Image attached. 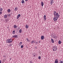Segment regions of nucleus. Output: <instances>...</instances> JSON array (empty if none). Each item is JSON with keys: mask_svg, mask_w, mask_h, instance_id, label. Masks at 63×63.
Wrapping results in <instances>:
<instances>
[{"mask_svg": "<svg viewBox=\"0 0 63 63\" xmlns=\"http://www.w3.org/2000/svg\"><path fill=\"white\" fill-rule=\"evenodd\" d=\"M54 16L55 17H54L53 19L54 21H56L58 18L60 16V15H59L58 13H56V12L55 11H54Z\"/></svg>", "mask_w": 63, "mask_h": 63, "instance_id": "obj_1", "label": "nucleus"}, {"mask_svg": "<svg viewBox=\"0 0 63 63\" xmlns=\"http://www.w3.org/2000/svg\"><path fill=\"white\" fill-rule=\"evenodd\" d=\"M12 42L13 40L11 39H8L6 40L7 43H11Z\"/></svg>", "mask_w": 63, "mask_h": 63, "instance_id": "obj_2", "label": "nucleus"}, {"mask_svg": "<svg viewBox=\"0 0 63 63\" xmlns=\"http://www.w3.org/2000/svg\"><path fill=\"white\" fill-rule=\"evenodd\" d=\"M57 47H56V46H55L54 48L53 47V51H56V50H57Z\"/></svg>", "mask_w": 63, "mask_h": 63, "instance_id": "obj_3", "label": "nucleus"}, {"mask_svg": "<svg viewBox=\"0 0 63 63\" xmlns=\"http://www.w3.org/2000/svg\"><path fill=\"white\" fill-rule=\"evenodd\" d=\"M12 38H18L17 35H15L12 36Z\"/></svg>", "mask_w": 63, "mask_h": 63, "instance_id": "obj_4", "label": "nucleus"}, {"mask_svg": "<svg viewBox=\"0 0 63 63\" xmlns=\"http://www.w3.org/2000/svg\"><path fill=\"white\" fill-rule=\"evenodd\" d=\"M58 63V59H56L55 61V63Z\"/></svg>", "mask_w": 63, "mask_h": 63, "instance_id": "obj_5", "label": "nucleus"}, {"mask_svg": "<svg viewBox=\"0 0 63 63\" xmlns=\"http://www.w3.org/2000/svg\"><path fill=\"white\" fill-rule=\"evenodd\" d=\"M51 40L52 43H54V40L52 38H51Z\"/></svg>", "mask_w": 63, "mask_h": 63, "instance_id": "obj_6", "label": "nucleus"}, {"mask_svg": "<svg viewBox=\"0 0 63 63\" xmlns=\"http://www.w3.org/2000/svg\"><path fill=\"white\" fill-rule=\"evenodd\" d=\"M44 20L45 21L46 20V15H45L44 16Z\"/></svg>", "mask_w": 63, "mask_h": 63, "instance_id": "obj_7", "label": "nucleus"}, {"mask_svg": "<svg viewBox=\"0 0 63 63\" xmlns=\"http://www.w3.org/2000/svg\"><path fill=\"white\" fill-rule=\"evenodd\" d=\"M44 37L43 36H41V39L42 40H43L44 39Z\"/></svg>", "mask_w": 63, "mask_h": 63, "instance_id": "obj_8", "label": "nucleus"}, {"mask_svg": "<svg viewBox=\"0 0 63 63\" xmlns=\"http://www.w3.org/2000/svg\"><path fill=\"white\" fill-rule=\"evenodd\" d=\"M41 5L42 7L44 6V2L42 1L41 2Z\"/></svg>", "mask_w": 63, "mask_h": 63, "instance_id": "obj_9", "label": "nucleus"}, {"mask_svg": "<svg viewBox=\"0 0 63 63\" xmlns=\"http://www.w3.org/2000/svg\"><path fill=\"white\" fill-rule=\"evenodd\" d=\"M17 27V26H16V25H14V28H16Z\"/></svg>", "mask_w": 63, "mask_h": 63, "instance_id": "obj_10", "label": "nucleus"}, {"mask_svg": "<svg viewBox=\"0 0 63 63\" xmlns=\"http://www.w3.org/2000/svg\"><path fill=\"white\" fill-rule=\"evenodd\" d=\"M20 15L19 14L17 15V19H18V18H19V17H20Z\"/></svg>", "mask_w": 63, "mask_h": 63, "instance_id": "obj_11", "label": "nucleus"}, {"mask_svg": "<svg viewBox=\"0 0 63 63\" xmlns=\"http://www.w3.org/2000/svg\"><path fill=\"white\" fill-rule=\"evenodd\" d=\"M17 10H18V8H17V7H16L15 8L14 10L15 11H17Z\"/></svg>", "mask_w": 63, "mask_h": 63, "instance_id": "obj_12", "label": "nucleus"}, {"mask_svg": "<svg viewBox=\"0 0 63 63\" xmlns=\"http://www.w3.org/2000/svg\"><path fill=\"white\" fill-rule=\"evenodd\" d=\"M7 15H4V17L5 18H6L7 17Z\"/></svg>", "mask_w": 63, "mask_h": 63, "instance_id": "obj_13", "label": "nucleus"}, {"mask_svg": "<svg viewBox=\"0 0 63 63\" xmlns=\"http://www.w3.org/2000/svg\"><path fill=\"white\" fill-rule=\"evenodd\" d=\"M34 41L32 40V41L31 42V44H34Z\"/></svg>", "mask_w": 63, "mask_h": 63, "instance_id": "obj_14", "label": "nucleus"}, {"mask_svg": "<svg viewBox=\"0 0 63 63\" xmlns=\"http://www.w3.org/2000/svg\"><path fill=\"white\" fill-rule=\"evenodd\" d=\"M25 26H26V28H28V27H29L28 25H26Z\"/></svg>", "mask_w": 63, "mask_h": 63, "instance_id": "obj_15", "label": "nucleus"}, {"mask_svg": "<svg viewBox=\"0 0 63 63\" xmlns=\"http://www.w3.org/2000/svg\"><path fill=\"white\" fill-rule=\"evenodd\" d=\"M19 32L20 33H21V32H22V30H21V29H20L19 31Z\"/></svg>", "mask_w": 63, "mask_h": 63, "instance_id": "obj_16", "label": "nucleus"}, {"mask_svg": "<svg viewBox=\"0 0 63 63\" xmlns=\"http://www.w3.org/2000/svg\"><path fill=\"white\" fill-rule=\"evenodd\" d=\"M13 34H15L16 33V32H15V31H14L13 32Z\"/></svg>", "mask_w": 63, "mask_h": 63, "instance_id": "obj_17", "label": "nucleus"}, {"mask_svg": "<svg viewBox=\"0 0 63 63\" xmlns=\"http://www.w3.org/2000/svg\"><path fill=\"white\" fill-rule=\"evenodd\" d=\"M7 11L8 12H11V10L10 9H8L7 10Z\"/></svg>", "mask_w": 63, "mask_h": 63, "instance_id": "obj_18", "label": "nucleus"}, {"mask_svg": "<svg viewBox=\"0 0 63 63\" xmlns=\"http://www.w3.org/2000/svg\"><path fill=\"white\" fill-rule=\"evenodd\" d=\"M53 2H53V1H51L50 2V5H52V3H53Z\"/></svg>", "mask_w": 63, "mask_h": 63, "instance_id": "obj_19", "label": "nucleus"}, {"mask_svg": "<svg viewBox=\"0 0 63 63\" xmlns=\"http://www.w3.org/2000/svg\"><path fill=\"white\" fill-rule=\"evenodd\" d=\"M58 43L59 44H61V41L59 40L58 42Z\"/></svg>", "mask_w": 63, "mask_h": 63, "instance_id": "obj_20", "label": "nucleus"}, {"mask_svg": "<svg viewBox=\"0 0 63 63\" xmlns=\"http://www.w3.org/2000/svg\"><path fill=\"white\" fill-rule=\"evenodd\" d=\"M22 3H24V1L23 0H22Z\"/></svg>", "mask_w": 63, "mask_h": 63, "instance_id": "obj_21", "label": "nucleus"}, {"mask_svg": "<svg viewBox=\"0 0 63 63\" xmlns=\"http://www.w3.org/2000/svg\"><path fill=\"white\" fill-rule=\"evenodd\" d=\"M22 42H20V44H19V45L20 46H21V45H22Z\"/></svg>", "mask_w": 63, "mask_h": 63, "instance_id": "obj_22", "label": "nucleus"}, {"mask_svg": "<svg viewBox=\"0 0 63 63\" xmlns=\"http://www.w3.org/2000/svg\"><path fill=\"white\" fill-rule=\"evenodd\" d=\"M63 63V61H60L59 63Z\"/></svg>", "mask_w": 63, "mask_h": 63, "instance_id": "obj_23", "label": "nucleus"}, {"mask_svg": "<svg viewBox=\"0 0 63 63\" xmlns=\"http://www.w3.org/2000/svg\"><path fill=\"white\" fill-rule=\"evenodd\" d=\"M26 40H27V42H30V40L28 39V38L26 39Z\"/></svg>", "mask_w": 63, "mask_h": 63, "instance_id": "obj_24", "label": "nucleus"}, {"mask_svg": "<svg viewBox=\"0 0 63 63\" xmlns=\"http://www.w3.org/2000/svg\"><path fill=\"white\" fill-rule=\"evenodd\" d=\"M2 10H3L2 8H0V11H2Z\"/></svg>", "mask_w": 63, "mask_h": 63, "instance_id": "obj_25", "label": "nucleus"}, {"mask_svg": "<svg viewBox=\"0 0 63 63\" xmlns=\"http://www.w3.org/2000/svg\"><path fill=\"white\" fill-rule=\"evenodd\" d=\"M38 58L39 59H41V57L40 56H39L38 57Z\"/></svg>", "mask_w": 63, "mask_h": 63, "instance_id": "obj_26", "label": "nucleus"}, {"mask_svg": "<svg viewBox=\"0 0 63 63\" xmlns=\"http://www.w3.org/2000/svg\"><path fill=\"white\" fill-rule=\"evenodd\" d=\"M2 12H0V15H2Z\"/></svg>", "mask_w": 63, "mask_h": 63, "instance_id": "obj_27", "label": "nucleus"}, {"mask_svg": "<svg viewBox=\"0 0 63 63\" xmlns=\"http://www.w3.org/2000/svg\"><path fill=\"white\" fill-rule=\"evenodd\" d=\"M12 46V44H10L9 45L10 47H11V46Z\"/></svg>", "mask_w": 63, "mask_h": 63, "instance_id": "obj_28", "label": "nucleus"}, {"mask_svg": "<svg viewBox=\"0 0 63 63\" xmlns=\"http://www.w3.org/2000/svg\"><path fill=\"white\" fill-rule=\"evenodd\" d=\"M23 47V46L22 45H21V48H22V47Z\"/></svg>", "mask_w": 63, "mask_h": 63, "instance_id": "obj_29", "label": "nucleus"}, {"mask_svg": "<svg viewBox=\"0 0 63 63\" xmlns=\"http://www.w3.org/2000/svg\"><path fill=\"white\" fill-rule=\"evenodd\" d=\"M30 63H33V62H32L31 61L30 62Z\"/></svg>", "mask_w": 63, "mask_h": 63, "instance_id": "obj_30", "label": "nucleus"}, {"mask_svg": "<svg viewBox=\"0 0 63 63\" xmlns=\"http://www.w3.org/2000/svg\"><path fill=\"white\" fill-rule=\"evenodd\" d=\"M51 1H52V2H54V0H51Z\"/></svg>", "mask_w": 63, "mask_h": 63, "instance_id": "obj_31", "label": "nucleus"}, {"mask_svg": "<svg viewBox=\"0 0 63 63\" xmlns=\"http://www.w3.org/2000/svg\"><path fill=\"white\" fill-rule=\"evenodd\" d=\"M34 48H35V49H37V47H34Z\"/></svg>", "mask_w": 63, "mask_h": 63, "instance_id": "obj_32", "label": "nucleus"}, {"mask_svg": "<svg viewBox=\"0 0 63 63\" xmlns=\"http://www.w3.org/2000/svg\"><path fill=\"white\" fill-rule=\"evenodd\" d=\"M11 16V14H9V15H8V16Z\"/></svg>", "mask_w": 63, "mask_h": 63, "instance_id": "obj_33", "label": "nucleus"}, {"mask_svg": "<svg viewBox=\"0 0 63 63\" xmlns=\"http://www.w3.org/2000/svg\"><path fill=\"white\" fill-rule=\"evenodd\" d=\"M53 38H56V36H53Z\"/></svg>", "mask_w": 63, "mask_h": 63, "instance_id": "obj_34", "label": "nucleus"}, {"mask_svg": "<svg viewBox=\"0 0 63 63\" xmlns=\"http://www.w3.org/2000/svg\"><path fill=\"white\" fill-rule=\"evenodd\" d=\"M35 44H38V42H36Z\"/></svg>", "mask_w": 63, "mask_h": 63, "instance_id": "obj_35", "label": "nucleus"}, {"mask_svg": "<svg viewBox=\"0 0 63 63\" xmlns=\"http://www.w3.org/2000/svg\"><path fill=\"white\" fill-rule=\"evenodd\" d=\"M2 62V61H1L0 60V63H1Z\"/></svg>", "mask_w": 63, "mask_h": 63, "instance_id": "obj_36", "label": "nucleus"}, {"mask_svg": "<svg viewBox=\"0 0 63 63\" xmlns=\"http://www.w3.org/2000/svg\"><path fill=\"white\" fill-rule=\"evenodd\" d=\"M28 0H25V1H28Z\"/></svg>", "mask_w": 63, "mask_h": 63, "instance_id": "obj_37", "label": "nucleus"}, {"mask_svg": "<svg viewBox=\"0 0 63 63\" xmlns=\"http://www.w3.org/2000/svg\"><path fill=\"white\" fill-rule=\"evenodd\" d=\"M39 43H40V41H39Z\"/></svg>", "mask_w": 63, "mask_h": 63, "instance_id": "obj_38", "label": "nucleus"}, {"mask_svg": "<svg viewBox=\"0 0 63 63\" xmlns=\"http://www.w3.org/2000/svg\"><path fill=\"white\" fill-rule=\"evenodd\" d=\"M35 42H34V43H35V42H36V41H35Z\"/></svg>", "mask_w": 63, "mask_h": 63, "instance_id": "obj_39", "label": "nucleus"}, {"mask_svg": "<svg viewBox=\"0 0 63 63\" xmlns=\"http://www.w3.org/2000/svg\"><path fill=\"white\" fill-rule=\"evenodd\" d=\"M11 14H12V13H11Z\"/></svg>", "mask_w": 63, "mask_h": 63, "instance_id": "obj_40", "label": "nucleus"}, {"mask_svg": "<svg viewBox=\"0 0 63 63\" xmlns=\"http://www.w3.org/2000/svg\"><path fill=\"white\" fill-rule=\"evenodd\" d=\"M4 56V57H5V56Z\"/></svg>", "mask_w": 63, "mask_h": 63, "instance_id": "obj_41", "label": "nucleus"}, {"mask_svg": "<svg viewBox=\"0 0 63 63\" xmlns=\"http://www.w3.org/2000/svg\"><path fill=\"white\" fill-rule=\"evenodd\" d=\"M60 61H61V60H60Z\"/></svg>", "mask_w": 63, "mask_h": 63, "instance_id": "obj_42", "label": "nucleus"}]
</instances>
